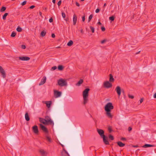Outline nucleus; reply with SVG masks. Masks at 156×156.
<instances>
[{
  "instance_id": "nucleus-1",
  "label": "nucleus",
  "mask_w": 156,
  "mask_h": 156,
  "mask_svg": "<svg viewBox=\"0 0 156 156\" xmlns=\"http://www.w3.org/2000/svg\"><path fill=\"white\" fill-rule=\"evenodd\" d=\"M89 88L86 89L83 92V104L85 105L87 102L88 99L89 91L90 90Z\"/></svg>"
},
{
  "instance_id": "nucleus-2",
  "label": "nucleus",
  "mask_w": 156,
  "mask_h": 156,
  "mask_svg": "<svg viewBox=\"0 0 156 156\" xmlns=\"http://www.w3.org/2000/svg\"><path fill=\"white\" fill-rule=\"evenodd\" d=\"M97 132L100 135L101 137L103 139V141L104 143L106 145L109 144V143L108 140L107 138L104 135V131L101 129H97Z\"/></svg>"
},
{
  "instance_id": "nucleus-3",
  "label": "nucleus",
  "mask_w": 156,
  "mask_h": 156,
  "mask_svg": "<svg viewBox=\"0 0 156 156\" xmlns=\"http://www.w3.org/2000/svg\"><path fill=\"white\" fill-rule=\"evenodd\" d=\"M58 84L60 87L66 86L67 85L66 80L60 78L58 80Z\"/></svg>"
},
{
  "instance_id": "nucleus-4",
  "label": "nucleus",
  "mask_w": 156,
  "mask_h": 156,
  "mask_svg": "<svg viewBox=\"0 0 156 156\" xmlns=\"http://www.w3.org/2000/svg\"><path fill=\"white\" fill-rule=\"evenodd\" d=\"M46 125H50L53 126L54 123L51 118L48 116H46L45 117Z\"/></svg>"
},
{
  "instance_id": "nucleus-5",
  "label": "nucleus",
  "mask_w": 156,
  "mask_h": 156,
  "mask_svg": "<svg viewBox=\"0 0 156 156\" xmlns=\"http://www.w3.org/2000/svg\"><path fill=\"white\" fill-rule=\"evenodd\" d=\"M114 107L111 102L108 103L105 107V111H110L113 109Z\"/></svg>"
},
{
  "instance_id": "nucleus-6",
  "label": "nucleus",
  "mask_w": 156,
  "mask_h": 156,
  "mask_svg": "<svg viewBox=\"0 0 156 156\" xmlns=\"http://www.w3.org/2000/svg\"><path fill=\"white\" fill-rule=\"evenodd\" d=\"M103 86L105 87L108 88L111 87L112 85L109 81H106L104 83Z\"/></svg>"
},
{
  "instance_id": "nucleus-7",
  "label": "nucleus",
  "mask_w": 156,
  "mask_h": 156,
  "mask_svg": "<svg viewBox=\"0 0 156 156\" xmlns=\"http://www.w3.org/2000/svg\"><path fill=\"white\" fill-rule=\"evenodd\" d=\"M54 95L55 98H58L61 96L62 94L61 92L55 90H54Z\"/></svg>"
},
{
  "instance_id": "nucleus-8",
  "label": "nucleus",
  "mask_w": 156,
  "mask_h": 156,
  "mask_svg": "<svg viewBox=\"0 0 156 156\" xmlns=\"http://www.w3.org/2000/svg\"><path fill=\"white\" fill-rule=\"evenodd\" d=\"M0 73L2 74V76L3 78H5L6 77V75L5 72L1 66H0Z\"/></svg>"
},
{
  "instance_id": "nucleus-9",
  "label": "nucleus",
  "mask_w": 156,
  "mask_h": 156,
  "mask_svg": "<svg viewBox=\"0 0 156 156\" xmlns=\"http://www.w3.org/2000/svg\"><path fill=\"white\" fill-rule=\"evenodd\" d=\"M40 126L41 129L45 133H48V131L47 129L42 124H40Z\"/></svg>"
},
{
  "instance_id": "nucleus-10",
  "label": "nucleus",
  "mask_w": 156,
  "mask_h": 156,
  "mask_svg": "<svg viewBox=\"0 0 156 156\" xmlns=\"http://www.w3.org/2000/svg\"><path fill=\"white\" fill-rule=\"evenodd\" d=\"M115 90L116 91L119 97L120 96L121 94V88L119 86H117L115 89Z\"/></svg>"
},
{
  "instance_id": "nucleus-11",
  "label": "nucleus",
  "mask_w": 156,
  "mask_h": 156,
  "mask_svg": "<svg viewBox=\"0 0 156 156\" xmlns=\"http://www.w3.org/2000/svg\"><path fill=\"white\" fill-rule=\"evenodd\" d=\"M61 155L62 156H69V154L64 148H63V150L61 153Z\"/></svg>"
},
{
  "instance_id": "nucleus-12",
  "label": "nucleus",
  "mask_w": 156,
  "mask_h": 156,
  "mask_svg": "<svg viewBox=\"0 0 156 156\" xmlns=\"http://www.w3.org/2000/svg\"><path fill=\"white\" fill-rule=\"evenodd\" d=\"M33 130L35 134H37L38 133V130L37 126L35 125L32 127Z\"/></svg>"
},
{
  "instance_id": "nucleus-13",
  "label": "nucleus",
  "mask_w": 156,
  "mask_h": 156,
  "mask_svg": "<svg viewBox=\"0 0 156 156\" xmlns=\"http://www.w3.org/2000/svg\"><path fill=\"white\" fill-rule=\"evenodd\" d=\"M19 58L20 60L22 61H28L30 59V58L26 57H20Z\"/></svg>"
},
{
  "instance_id": "nucleus-14",
  "label": "nucleus",
  "mask_w": 156,
  "mask_h": 156,
  "mask_svg": "<svg viewBox=\"0 0 156 156\" xmlns=\"http://www.w3.org/2000/svg\"><path fill=\"white\" fill-rule=\"evenodd\" d=\"M46 78L45 76H44L43 77V78L41 80L40 83H39V85H43L44 83L46 81Z\"/></svg>"
},
{
  "instance_id": "nucleus-15",
  "label": "nucleus",
  "mask_w": 156,
  "mask_h": 156,
  "mask_svg": "<svg viewBox=\"0 0 156 156\" xmlns=\"http://www.w3.org/2000/svg\"><path fill=\"white\" fill-rule=\"evenodd\" d=\"M106 112V115L109 118H112V115L111 114L110 111H105Z\"/></svg>"
},
{
  "instance_id": "nucleus-16",
  "label": "nucleus",
  "mask_w": 156,
  "mask_h": 156,
  "mask_svg": "<svg viewBox=\"0 0 156 156\" xmlns=\"http://www.w3.org/2000/svg\"><path fill=\"white\" fill-rule=\"evenodd\" d=\"M40 152L41 155L43 156H46L47 154V153L43 150H40Z\"/></svg>"
},
{
  "instance_id": "nucleus-17",
  "label": "nucleus",
  "mask_w": 156,
  "mask_h": 156,
  "mask_svg": "<svg viewBox=\"0 0 156 156\" xmlns=\"http://www.w3.org/2000/svg\"><path fill=\"white\" fill-rule=\"evenodd\" d=\"M43 102L46 104V106L48 108H49L50 107L51 104V101H43Z\"/></svg>"
},
{
  "instance_id": "nucleus-18",
  "label": "nucleus",
  "mask_w": 156,
  "mask_h": 156,
  "mask_svg": "<svg viewBox=\"0 0 156 156\" xmlns=\"http://www.w3.org/2000/svg\"><path fill=\"white\" fill-rule=\"evenodd\" d=\"M77 21V16L75 14H74L73 16V24L75 25Z\"/></svg>"
},
{
  "instance_id": "nucleus-19",
  "label": "nucleus",
  "mask_w": 156,
  "mask_h": 156,
  "mask_svg": "<svg viewBox=\"0 0 156 156\" xmlns=\"http://www.w3.org/2000/svg\"><path fill=\"white\" fill-rule=\"evenodd\" d=\"M110 78H109V81L111 82H113L115 80L114 78L113 77V76L112 74H110L109 75Z\"/></svg>"
},
{
  "instance_id": "nucleus-20",
  "label": "nucleus",
  "mask_w": 156,
  "mask_h": 156,
  "mask_svg": "<svg viewBox=\"0 0 156 156\" xmlns=\"http://www.w3.org/2000/svg\"><path fill=\"white\" fill-rule=\"evenodd\" d=\"M39 121L41 122L44 125H46V122H45V119H43L41 118H39Z\"/></svg>"
},
{
  "instance_id": "nucleus-21",
  "label": "nucleus",
  "mask_w": 156,
  "mask_h": 156,
  "mask_svg": "<svg viewBox=\"0 0 156 156\" xmlns=\"http://www.w3.org/2000/svg\"><path fill=\"white\" fill-rule=\"evenodd\" d=\"M154 146V145H153L146 144L143 146V147L144 148H147L150 147H153Z\"/></svg>"
},
{
  "instance_id": "nucleus-22",
  "label": "nucleus",
  "mask_w": 156,
  "mask_h": 156,
  "mask_svg": "<svg viewBox=\"0 0 156 156\" xmlns=\"http://www.w3.org/2000/svg\"><path fill=\"white\" fill-rule=\"evenodd\" d=\"M25 117L26 121H29L30 120V118L28 115V113L27 112L25 114Z\"/></svg>"
},
{
  "instance_id": "nucleus-23",
  "label": "nucleus",
  "mask_w": 156,
  "mask_h": 156,
  "mask_svg": "<svg viewBox=\"0 0 156 156\" xmlns=\"http://www.w3.org/2000/svg\"><path fill=\"white\" fill-rule=\"evenodd\" d=\"M118 145L120 147H123L125 145V144L119 141L117 142Z\"/></svg>"
},
{
  "instance_id": "nucleus-24",
  "label": "nucleus",
  "mask_w": 156,
  "mask_h": 156,
  "mask_svg": "<svg viewBox=\"0 0 156 156\" xmlns=\"http://www.w3.org/2000/svg\"><path fill=\"white\" fill-rule=\"evenodd\" d=\"M83 80L82 79H80V80L76 84V86H79L80 85L83 83Z\"/></svg>"
},
{
  "instance_id": "nucleus-25",
  "label": "nucleus",
  "mask_w": 156,
  "mask_h": 156,
  "mask_svg": "<svg viewBox=\"0 0 156 156\" xmlns=\"http://www.w3.org/2000/svg\"><path fill=\"white\" fill-rule=\"evenodd\" d=\"M46 140L48 142L51 143V138L47 135H45Z\"/></svg>"
},
{
  "instance_id": "nucleus-26",
  "label": "nucleus",
  "mask_w": 156,
  "mask_h": 156,
  "mask_svg": "<svg viewBox=\"0 0 156 156\" xmlns=\"http://www.w3.org/2000/svg\"><path fill=\"white\" fill-rule=\"evenodd\" d=\"M73 44V42L72 41L70 40L67 43V45L68 46H71Z\"/></svg>"
},
{
  "instance_id": "nucleus-27",
  "label": "nucleus",
  "mask_w": 156,
  "mask_h": 156,
  "mask_svg": "<svg viewBox=\"0 0 156 156\" xmlns=\"http://www.w3.org/2000/svg\"><path fill=\"white\" fill-rule=\"evenodd\" d=\"M46 34V32L44 30H43L41 31V36L42 37H44L45 35Z\"/></svg>"
},
{
  "instance_id": "nucleus-28",
  "label": "nucleus",
  "mask_w": 156,
  "mask_h": 156,
  "mask_svg": "<svg viewBox=\"0 0 156 156\" xmlns=\"http://www.w3.org/2000/svg\"><path fill=\"white\" fill-rule=\"evenodd\" d=\"M58 69L59 70H62L63 69V67L62 65H59L58 66Z\"/></svg>"
},
{
  "instance_id": "nucleus-29",
  "label": "nucleus",
  "mask_w": 156,
  "mask_h": 156,
  "mask_svg": "<svg viewBox=\"0 0 156 156\" xmlns=\"http://www.w3.org/2000/svg\"><path fill=\"white\" fill-rule=\"evenodd\" d=\"M93 16L92 14H91L89 16V18H88V23L90 22V21L91 20V19L92 18Z\"/></svg>"
},
{
  "instance_id": "nucleus-30",
  "label": "nucleus",
  "mask_w": 156,
  "mask_h": 156,
  "mask_svg": "<svg viewBox=\"0 0 156 156\" xmlns=\"http://www.w3.org/2000/svg\"><path fill=\"white\" fill-rule=\"evenodd\" d=\"M8 15V13H5L4 15L2 17V19L4 20H5L6 19V17Z\"/></svg>"
},
{
  "instance_id": "nucleus-31",
  "label": "nucleus",
  "mask_w": 156,
  "mask_h": 156,
  "mask_svg": "<svg viewBox=\"0 0 156 156\" xmlns=\"http://www.w3.org/2000/svg\"><path fill=\"white\" fill-rule=\"evenodd\" d=\"M6 8L5 7H3L1 8L0 11L1 12H4L6 10Z\"/></svg>"
},
{
  "instance_id": "nucleus-32",
  "label": "nucleus",
  "mask_w": 156,
  "mask_h": 156,
  "mask_svg": "<svg viewBox=\"0 0 156 156\" xmlns=\"http://www.w3.org/2000/svg\"><path fill=\"white\" fill-rule=\"evenodd\" d=\"M16 30L18 32H21L22 31V28L20 27H18L17 28Z\"/></svg>"
},
{
  "instance_id": "nucleus-33",
  "label": "nucleus",
  "mask_w": 156,
  "mask_h": 156,
  "mask_svg": "<svg viewBox=\"0 0 156 156\" xmlns=\"http://www.w3.org/2000/svg\"><path fill=\"white\" fill-rule=\"evenodd\" d=\"M16 34L15 32H13L11 35V36L12 37H14L16 35Z\"/></svg>"
},
{
  "instance_id": "nucleus-34",
  "label": "nucleus",
  "mask_w": 156,
  "mask_h": 156,
  "mask_svg": "<svg viewBox=\"0 0 156 156\" xmlns=\"http://www.w3.org/2000/svg\"><path fill=\"white\" fill-rule=\"evenodd\" d=\"M110 20L113 21L115 19V17L114 16H110L109 18Z\"/></svg>"
},
{
  "instance_id": "nucleus-35",
  "label": "nucleus",
  "mask_w": 156,
  "mask_h": 156,
  "mask_svg": "<svg viewBox=\"0 0 156 156\" xmlns=\"http://www.w3.org/2000/svg\"><path fill=\"white\" fill-rule=\"evenodd\" d=\"M109 138L111 140H113L114 139L113 136L111 135H109Z\"/></svg>"
},
{
  "instance_id": "nucleus-36",
  "label": "nucleus",
  "mask_w": 156,
  "mask_h": 156,
  "mask_svg": "<svg viewBox=\"0 0 156 156\" xmlns=\"http://www.w3.org/2000/svg\"><path fill=\"white\" fill-rule=\"evenodd\" d=\"M90 28L91 29L92 32L93 33H94V28L93 27H92V26H90Z\"/></svg>"
},
{
  "instance_id": "nucleus-37",
  "label": "nucleus",
  "mask_w": 156,
  "mask_h": 156,
  "mask_svg": "<svg viewBox=\"0 0 156 156\" xmlns=\"http://www.w3.org/2000/svg\"><path fill=\"white\" fill-rule=\"evenodd\" d=\"M108 130L109 131V132L111 133L112 131V129L111 127L110 126H109L108 128Z\"/></svg>"
},
{
  "instance_id": "nucleus-38",
  "label": "nucleus",
  "mask_w": 156,
  "mask_h": 156,
  "mask_svg": "<svg viewBox=\"0 0 156 156\" xmlns=\"http://www.w3.org/2000/svg\"><path fill=\"white\" fill-rule=\"evenodd\" d=\"M128 96L129 98L133 99L134 98V96H132V95L128 94Z\"/></svg>"
},
{
  "instance_id": "nucleus-39",
  "label": "nucleus",
  "mask_w": 156,
  "mask_h": 156,
  "mask_svg": "<svg viewBox=\"0 0 156 156\" xmlns=\"http://www.w3.org/2000/svg\"><path fill=\"white\" fill-rule=\"evenodd\" d=\"M26 1H24L21 3V5L23 6L24 5L26 4Z\"/></svg>"
},
{
  "instance_id": "nucleus-40",
  "label": "nucleus",
  "mask_w": 156,
  "mask_h": 156,
  "mask_svg": "<svg viewBox=\"0 0 156 156\" xmlns=\"http://www.w3.org/2000/svg\"><path fill=\"white\" fill-rule=\"evenodd\" d=\"M62 16L63 18H65L66 17V15L65 13L62 12Z\"/></svg>"
},
{
  "instance_id": "nucleus-41",
  "label": "nucleus",
  "mask_w": 156,
  "mask_h": 156,
  "mask_svg": "<svg viewBox=\"0 0 156 156\" xmlns=\"http://www.w3.org/2000/svg\"><path fill=\"white\" fill-rule=\"evenodd\" d=\"M57 69V67L56 66H54L51 68V69L53 70H55Z\"/></svg>"
},
{
  "instance_id": "nucleus-42",
  "label": "nucleus",
  "mask_w": 156,
  "mask_h": 156,
  "mask_svg": "<svg viewBox=\"0 0 156 156\" xmlns=\"http://www.w3.org/2000/svg\"><path fill=\"white\" fill-rule=\"evenodd\" d=\"M61 2H62V1L61 0L59 1L58 2V6H60L61 5Z\"/></svg>"
},
{
  "instance_id": "nucleus-43",
  "label": "nucleus",
  "mask_w": 156,
  "mask_h": 156,
  "mask_svg": "<svg viewBox=\"0 0 156 156\" xmlns=\"http://www.w3.org/2000/svg\"><path fill=\"white\" fill-rule=\"evenodd\" d=\"M101 29L102 31H104L105 30V28L104 27H101Z\"/></svg>"
},
{
  "instance_id": "nucleus-44",
  "label": "nucleus",
  "mask_w": 156,
  "mask_h": 156,
  "mask_svg": "<svg viewBox=\"0 0 156 156\" xmlns=\"http://www.w3.org/2000/svg\"><path fill=\"white\" fill-rule=\"evenodd\" d=\"M53 19L52 18H50L49 20V22H50V23H51L53 22Z\"/></svg>"
},
{
  "instance_id": "nucleus-45",
  "label": "nucleus",
  "mask_w": 156,
  "mask_h": 156,
  "mask_svg": "<svg viewBox=\"0 0 156 156\" xmlns=\"http://www.w3.org/2000/svg\"><path fill=\"white\" fill-rule=\"evenodd\" d=\"M21 48L23 49H25L26 48V47L25 45H22L21 46Z\"/></svg>"
},
{
  "instance_id": "nucleus-46",
  "label": "nucleus",
  "mask_w": 156,
  "mask_h": 156,
  "mask_svg": "<svg viewBox=\"0 0 156 156\" xmlns=\"http://www.w3.org/2000/svg\"><path fill=\"white\" fill-rule=\"evenodd\" d=\"M100 11V10L98 9H97L95 10V12L96 13Z\"/></svg>"
},
{
  "instance_id": "nucleus-47",
  "label": "nucleus",
  "mask_w": 156,
  "mask_h": 156,
  "mask_svg": "<svg viewBox=\"0 0 156 156\" xmlns=\"http://www.w3.org/2000/svg\"><path fill=\"white\" fill-rule=\"evenodd\" d=\"M55 35L54 34H51V37H52L54 38L55 37Z\"/></svg>"
},
{
  "instance_id": "nucleus-48",
  "label": "nucleus",
  "mask_w": 156,
  "mask_h": 156,
  "mask_svg": "<svg viewBox=\"0 0 156 156\" xmlns=\"http://www.w3.org/2000/svg\"><path fill=\"white\" fill-rule=\"evenodd\" d=\"M143 101V98H141L140 100V103H141Z\"/></svg>"
},
{
  "instance_id": "nucleus-49",
  "label": "nucleus",
  "mask_w": 156,
  "mask_h": 156,
  "mask_svg": "<svg viewBox=\"0 0 156 156\" xmlns=\"http://www.w3.org/2000/svg\"><path fill=\"white\" fill-rule=\"evenodd\" d=\"M85 16H84L82 17V21L83 22L85 21Z\"/></svg>"
},
{
  "instance_id": "nucleus-50",
  "label": "nucleus",
  "mask_w": 156,
  "mask_h": 156,
  "mask_svg": "<svg viewBox=\"0 0 156 156\" xmlns=\"http://www.w3.org/2000/svg\"><path fill=\"white\" fill-rule=\"evenodd\" d=\"M132 129V128L131 127H129L128 128V130L129 131H130Z\"/></svg>"
},
{
  "instance_id": "nucleus-51",
  "label": "nucleus",
  "mask_w": 156,
  "mask_h": 156,
  "mask_svg": "<svg viewBox=\"0 0 156 156\" xmlns=\"http://www.w3.org/2000/svg\"><path fill=\"white\" fill-rule=\"evenodd\" d=\"M121 140H122L124 141L126 140V139L124 137H122Z\"/></svg>"
},
{
  "instance_id": "nucleus-52",
  "label": "nucleus",
  "mask_w": 156,
  "mask_h": 156,
  "mask_svg": "<svg viewBox=\"0 0 156 156\" xmlns=\"http://www.w3.org/2000/svg\"><path fill=\"white\" fill-rule=\"evenodd\" d=\"M105 41H106L105 40H103L101 41V44H103L105 42Z\"/></svg>"
},
{
  "instance_id": "nucleus-53",
  "label": "nucleus",
  "mask_w": 156,
  "mask_h": 156,
  "mask_svg": "<svg viewBox=\"0 0 156 156\" xmlns=\"http://www.w3.org/2000/svg\"><path fill=\"white\" fill-rule=\"evenodd\" d=\"M76 4L77 6H79L80 5V4L77 2H76Z\"/></svg>"
},
{
  "instance_id": "nucleus-54",
  "label": "nucleus",
  "mask_w": 156,
  "mask_h": 156,
  "mask_svg": "<svg viewBox=\"0 0 156 156\" xmlns=\"http://www.w3.org/2000/svg\"><path fill=\"white\" fill-rule=\"evenodd\" d=\"M35 7V6L32 5L30 7V8L31 9H33Z\"/></svg>"
},
{
  "instance_id": "nucleus-55",
  "label": "nucleus",
  "mask_w": 156,
  "mask_h": 156,
  "mask_svg": "<svg viewBox=\"0 0 156 156\" xmlns=\"http://www.w3.org/2000/svg\"><path fill=\"white\" fill-rule=\"evenodd\" d=\"M154 98H156V92L154 95Z\"/></svg>"
},
{
  "instance_id": "nucleus-56",
  "label": "nucleus",
  "mask_w": 156,
  "mask_h": 156,
  "mask_svg": "<svg viewBox=\"0 0 156 156\" xmlns=\"http://www.w3.org/2000/svg\"><path fill=\"white\" fill-rule=\"evenodd\" d=\"M98 24L99 25H101V23L100 22H99L98 23Z\"/></svg>"
},
{
  "instance_id": "nucleus-57",
  "label": "nucleus",
  "mask_w": 156,
  "mask_h": 156,
  "mask_svg": "<svg viewBox=\"0 0 156 156\" xmlns=\"http://www.w3.org/2000/svg\"><path fill=\"white\" fill-rule=\"evenodd\" d=\"M52 2L54 3L55 4V0H52Z\"/></svg>"
},
{
  "instance_id": "nucleus-58",
  "label": "nucleus",
  "mask_w": 156,
  "mask_h": 156,
  "mask_svg": "<svg viewBox=\"0 0 156 156\" xmlns=\"http://www.w3.org/2000/svg\"><path fill=\"white\" fill-rule=\"evenodd\" d=\"M80 32L82 33H83V29H81L80 30Z\"/></svg>"
},
{
  "instance_id": "nucleus-59",
  "label": "nucleus",
  "mask_w": 156,
  "mask_h": 156,
  "mask_svg": "<svg viewBox=\"0 0 156 156\" xmlns=\"http://www.w3.org/2000/svg\"><path fill=\"white\" fill-rule=\"evenodd\" d=\"M140 51H139L138 52H137L136 53V54H138L140 52Z\"/></svg>"
},
{
  "instance_id": "nucleus-60",
  "label": "nucleus",
  "mask_w": 156,
  "mask_h": 156,
  "mask_svg": "<svg viewBox=\"0 0 156 156\" xmlns=\"http://www.w3.org/2000/svg\"><path fill=\"white\" fill-rule=\"evenodd\" d=\"M39 14L40 16H41L42 15V13L41 12H39Z\"/></svg>"
},
{
  "instance_id": "nucleus-61",
  "label": "nucleus",
  "mask_w": 156,
  "mask_h": 156,
  "mask_svg": "<svg viewBox=\"0 0 156 156\" xmlns=\"http://www.w3.org/2000/svg\"><path fill=\"white\" fill-rule=\"evenodd\" d=\"M61 146H62L63 147H64V145H62V144H61Z\"/></svg>"
},
{
  "instance_id": "nucleus-62",
  "label": "nucleus",
  "mask_w": 156,
  "mask_h": 156,
  "mask_svg": "<svg viewBox=\"0 0 156 156\" xmlns=\"http://www.w3.org/2000/svg\"><path fill=\"white\" fill-rule=\"evenodd\" d=\"M106 5V3H105L104 5V7H105V6Z\"/></svg>"
},
{
  "instance_id": "nucleus-63",
  "label": "nucleus",
  "mask_w": 156,
  "mask_h": 156,
  "mask_svg": "<svg viewBox=\"0 0 156 156\" xmlns=\"http://www.w3.org/2000/svg\"><path fill=\"white\" fill-rule=\"evenodd\" d=\"M82 1H83L84 0H80Z\"/></svg>"
}]
</instances>
